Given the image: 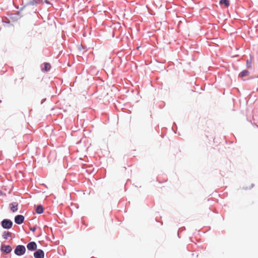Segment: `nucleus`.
<instances>
[{"instance_id": "f03ea898", "label": "nucleus", "mask_w": 258, "mask_h": 258, "mask_svg": "<svg viewBox=\"0 0 258 258\" xmlns=\"http://www.w3.org/2000/svg\"><path fill=\"white\" fill-rule=\"evenodd\" d=\"M2 226L4 228L10 229L13 226V222L8 219H4L2 222Z\"/></svg>"}, {"instance_id": "0eeeda50", "label": "nucleus", "mask_w": 258, "mask_h": 258, "mask_svg": "<svg viewBox=\"0 0 258 258\" xmlns=\"http://www.w3.org/2000/svg\"><path fill=\"white\" fill-rule=\"evenodd\" d=\"M18 204L17 203H13L10 204L11 210L13 212H15L18 210Z\"/></svg>"}, {"instance_id": "4468645a", "label": "nucleus", "mask_w": 258, "mask_h": 258, "mask_svg": "<svg viewBox=\"0 0 258 258\" xmlns=\"http://www.w3.org/2000/svg\"><path fill=\"white\" fill-rule=\"evenodd\" d=\"M35 230H36V228L34 227H31L30 228V230H31L33 232H34L35 231Z\"/></svg>"}, {"instance_id": "6e6552de", "label": "nucleus", "mask_w": 258, "mask_h": 258, "mask_svg": "<svg viewBox=\"0 0 258 258\" xmlns=\"http://www.w3.org/2000/svg\"><path fill=\"white\" fill-rule=\"evenodd\" d=\"M43 211V208L41 205L38 206L36 208V212L38 214H42Z\"/></svg>"}, {"instance_id": "39448f33", "label": "nucleus", "mask_w": 258, "mask_h": 258, "mask_svg": "<svg viewBox=\"0 0 258 258\" xmlns=\"http://www.w3.org/2000/svg\"><path fill=\"white\" fill-rule=\"evenodd\" d=\"M24 220V217L23 215H19L15 217V222L18 224H22Z\"/></svg>"}, {"instance_id": "9b49d317", "label": "nucleus", "mask_w": 258, "mask_h": 258, "mask_svg": "<svg viewBox=\"0 0 258 258\" xmlns=\"http://www.w3.org/2000/svg\"><path fill=\"white\" fill-rule=\"evenodd\" d=\"M11 233L8 231H5L3 234V237L4 239H7L11 236Z\"/></svg>"}, {"instance_id": "f8f14e48", "label": "nucleus", "mask_w": 258, "mask_h": 258, "mask_svg": "<svg viewBox=\"0 0 258 258\" xmlns=\"http://www.w3.org/2000/svg\"><path fill=\"white\" fill-rule=\"evenodd\" d=\"M44 66V67L42 69V70L47 71L50 69L51 66L49 63H45Z\"/></svg>"}, {"instance_id": "f257e3e1", "label": "nucleus", "mask_w": 258, "mask_h": 258, "mask_svg": "<svg viewBox=\"0 0 258 258\" xmlns=\"http://www.w3.org/2000/svg\"><path fill=\"white\" fill-rule=\"evenodd\" d=\"M26 248L23 245H18L15 249V253L18 255H21L25 253Z\"/></svg>"}, {"instance_id": "7ed1b4c3", "label": "nucleus", "mask_w": 258, "mask_h": 258, "mask_svg": "<svg viewBox=\"0 0 258 258\" xmlns=\"http://www.w3.org/2000/svg\"><path fill=\"white\" fill-rule=\"evenodd\" d=\"M12 250V248L10 245H2L1 247V251L2 252H4L5 253H10Z\"/></svg>"}, {"instance_id": "423d86ee", "label": "nucleus", "mask_w": 258, "mask_h": 258, "mask_svg": "<svg viewBox=\"0 0 258 258\" xmlns=\"http://www.w3.org/2000/svg\"><path fill=\"white\" fill-rule=\"evenodd\" d=\"M27 247L30 250H35L37 248V245L35 242H31L27 244Z\"/></svg>"}, {"instance_id": "9d476101", "label": "nucleus", "mask_w": 258, "mask_h": 258, "mask_svg": "<svg viewBox=\"0 0 258 258\" xmlns=\"http://www.w3.org/2000/svg\"><path fill=\"white\" fill-rule=\"evenodd\" d=\"M221 5H224L226 8L229 6V2L228 0H221L220 2Z\"/></svg>"}, {"instance_id": "ddd939ff", "label": "nucleus", "mask_w": 258, "mask_h": 258, "mask_svg": "<svg viewBox=\"0 0 258 258\" xmlns=\"http://www.w3.org/2000/svg\"><path fill=\"white\" fill-rule=\"evenodd\" d=\"M252 63V57H250L249 60H247L246 61V66L248 68H250L251 67V64Z\"/></svg>"}, {"instance_id": "20e7f679", "label": "nucleus", "mask_w": 258, "mask_h": 258, "mask_svg": "<svg viewBox=\"0 0 258 258\" xmlns=\"http://www.w3.org/2000/svg\"><path fill=\"white\" fill-rule=\"evenodd\" d=\"M44 252L41 249H38L34 253L35 258H44Z\"/></svg>"}, {"instance_id": "1a4fd4ad", "label": "nucleus", "mask_w": 258, "mask_h": 258, "mask_svg": "<svg viewBox=\"0 0 258 258\" xmlns=\"http://www.w3.org/2000/svg\"><path fill=\"white\" fill-rule=\"evenodd\" d=\"M249 72L247 70L242 71L239 75V77L243 78L249 75Z\"/></svg>"}]
</instances>
